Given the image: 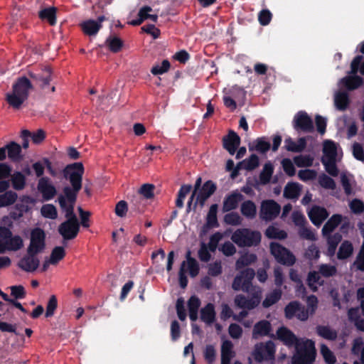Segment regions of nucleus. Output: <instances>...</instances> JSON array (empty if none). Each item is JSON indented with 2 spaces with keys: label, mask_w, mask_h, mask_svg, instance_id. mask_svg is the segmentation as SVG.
I'll use <instances>...</instances> for the list:
<instances>
[{
  "label": "nucleus",
  "mask_w": 364,
  "mask_h": 364,
  "mask_svg": "<svg viewBox=\"0 0 364 364\" xmlns=\"http://www.w3.org/2000/svg\"><path fill=\"white\" fill-rule=\"evenodd\" d=\"M240 211L245 217L252 219L256 216L257 207L252 201L246 200L242 203Z\"/></svg>",
  "instance_id": "c756f323"
},
{
  "label": "nucleus",
  "mask_w": 364,
  "mask_h": 364,
  "mask_svg": "<svg viewBox=\"0 0 364 364\" xmlns=\"http://www.w3.org/2000/svg\"><path fill=\"white\" fill-rule=\"evenodd\" d=\"M255 275L252 269H247L237 275L233 282L232 288L236 290H242L249 292L250 291L251 282Z\"/></svg>",
  "instance_id": "f8f14e48"
},
{
  "label": "nucleus",
  "mask_w": 364,
  "mask_h": 364,
  "mask_svg": "<svg viewBox=\"0 0 364 364\" xmlns=\"http://www.w3.org/2000/svg\"><path fill=\"white\" fill-rule=\"evenodd\" d=\"M46 234L41 228H35L31 232L30 243L27 248L28 253L38 254L46 246Z\"/></svg>",
  "instance_id": "9d476101"
},
{
  "label": "nucleus",
  "mask_w": 364,
  "mask_h": 364,
  "mask_svg": "<svg viewBox=\"0 0 364 364\" xmlns=\"http://www.w3.org/2000/svg\"><path fill=\"white\" fill-rule=\"evenodd\" d=\"M200 305V299L196 296H192L188 301L189 317L192 321L198 318V310Z\"/></svg>",
  "instance_id": "473e14b6"
},
{
  "label": "nucleus",
  "mask_w": 364,
  "mask_h": 364,
  "mask_svg": "<svg viewBox=\"0 0 364 364\" xmlns=\"http://www.w3.org/2000/svg\"><path fill=\"white\" fill-rule=\"evenodd\" d=\"M280 212V205L272 200H264L261 203L260 218L265 220L275 218Z\"/></svg>",
  "instance_id": "ddd939ff"
},
{
  "label": "nucleus",
  "mask_w": 364,
  "mask_h": 364,
  "mask_svg": "<svg viewBox=\"0 0 364 364\" xmlns=\"http://www.w3.org/2000/svg\"><path fill=\"white\" fill-rule=\"evenodd\" d=\"M13 187L16 190H21L26 183L25 176L20 172H16L11 176Z\"/></svg>",
  "instance_id": "864d4df0"
},
{
  "label": "nucleus",
  "mask_w": 364,
  "mask_h": 364,
  "mask_svg": "<svg viewBox=\"0 0 364 364\" xmlns=\"http://www.w3.org/2000/svg\"><path fill=\"white\" fill-rule=\"evenodd\" d=\"M306 308L302 306L301 311L298 312L297 318L301 321H306L310 316H312L318 306V299L314 296H309L306 298Z\"/></svg>",
  "instance_id": "2eb2a0df"
},
{
  "label": "nucleus",
  "mask_w": 364,
  "mask_h": 364,
  "mask_svg": "<svg viewBox=\"0 0 364 364\" xmlns=\"http://www.w3.org/2000/svg\"><path fill=\"white\" fill-rule=\"evenodd\" d=\"M334 104L337 109L343 110L348 104V98L347 93L344 92H337L334 95Z\"/></svg>",
  "instance_id": "ea45409f"
},
{
  "label": "nucleus",
  "mask_w": 364,
  "mask_h": 364,
  "mask_svg": "<svg viewBox=\"0 0 364 364\" xmlns=\"http://www.w3.org/2000/svg\"><path fill=\"white\" fill-rule=\"evenodd\" d=\"M353 252V247L350 242L348 240L343 241L337 253V257L339 259H345L350 257Z\"/></svg>",
  "instance_id": "7c9ffc66"
},
{
  "label": "nucleus",
  "mask_w": 364,
  "mask_h": 364,
  "mask_svg": "<svg viewBox=\"0 0 364 364\" xmlns=\"http://www.w3.org/2000/svg\"><path fill=\"white\" fill-rule=\"evenodd\" d=\"M320 352L326 364H335L336 363L335 354L325 344L321 345Z\"/></svg>",
  "instance_id": "49530a36"
},
{
  "label": "nucleus",
  "mask_w": 364,
  "mask_h": 364,
  "mask_svg": "<svg viewBox=\"0 0 364 364\" xmlns=\"http://www.w3.org/2000/svg\"><path fill=\"white\" fill-rule=\"evenodd\" d=\"M191 188L192 187L191 185H183L181 187L176 202V205L178 208H182L183 206V200L186 196L191 192Z\"/></svg>",
  "instance_id": "6e6d98bb"
},
{
  "label": "nucleus",
  "mask_w": 364,
  "mask_h": 364,
  "mask_svg": "<svg viewBox=\"0 0 364 364\" xmlns=\"http://www.w3.org/2000/svg\"><path fill=\"white\" fill-rule=\"evenodd\" d=\"M294 163L299 167H308L313 164V158L309 156H299L294 158Z\"/></svg>",
  "instance_id": "338daca9"
},
{
  "label": "nucleus",
  "mask_w": 364,
  "mask_h": 364,
  "mask_svg": "<svg viewBox=\"0 0 364 364\" xmlns=\"http://www.w3.org/2000/svg\"><path fill=\"white\" fill-rule=\"evenodd\" d=\"M65 256V250L64 247L58 246L53 249L50 256L48 259H46L42 269L43 271L47 270L49 265H56L60 261H61Z\"/></svg>",
  "instance_id": "aec40b11"
},
{
  "label": "nucleus",
  "mask_w": 364,
  "mask_h": 364,
  "mask_svg": "<svg viewBox=\"0 0 364 364\" xmlns=\"http://www.w3.org/2000/svg\"><path fill=\"white\" fill-rule=\"evenodd\" d=\"M201 319L207 323H212L215 321V312L214 306L212 304H207L201 309Z\"/></svg>",
  "instance_id": "f704fd0d"
},
{
  "label": "nucleus",
  "mask_w": 364,
  "mask_h": 364,
  "mask_svg": "<svg viewBox=\"0 0 364 364\" xmlns=\"http://www.w3.org/2000/svg\"><path fill=\"white\" fill-rule=\"evenodd\" d=\"M231 240L239 247H251L260 242L261 234L248 228H240L232 233Z\"/></svg>",
  "instance_id": "423d86ee"
},
{
  "label": "nucleus",
  "mask_w": 364,
  "mask_h": 364,
  "mask_svg": "<svg viewBox=\"0 0 364 364\" xmlns=\"http://www.w3.org/2000/svg\"><path fill=\"white\" fill-rule=\"evenodd\" d=\"M325 237L327 238L328 243L327 255L332 257L336 252V247L341 240V236L340 234H335L333 235H328Z\"/></svg>",
  "instance_id": "4c0bfd02"
},
{
  "label": "nucleus",
  "mask_w": 364,
  "mask_h": 364,
  "mask_svg": "<svg viewBox=\"0 0 364 364\" xmlns=\"http://www.w3.org/2000/svg\"><path fill=\"white\" fill-rule=\"evenodd\" d=\"M265 235L270 239L282 240L287 237V234L285 231L280 230L279 228L272 225L266 230Z\"/></svg>",
  "instance_id": "a19ab883"
},
{
  "label": "nucleus",
  "mask_w": 364,
  "mask_h": 364,
  "mask_svg": "<svg viewBox=\"0 0 364 364\" xmlns=\"http://www.w3.org/2000/svg\"><path fill=\"white\" fill-rule=\"evenodd\" d=\"M186 273H189L191 277H196L199 272L198 264L196 259L190 257V252H188L186 260L181 264L180 269H183Z\"/></svg>",
  "instance_id": "b1692460"
},
{
  "label": "nucleus",
  "mask_w": 364,
  "mask_h": 364,
  "mask_svg": "<svg viewBox=\"0 0 364 364\" xmlns=\"http://www.w3.org/2000/svg\"><path fill=\"white\" fill-rule=\"evenodd\" d=\"M257 261V256L253 253L242 255L236 262V269H240L244 267L250 265Z\"/></svg>",
  "instance_id": "e433bc0d"
},
{
  "label": "nucleus",
  "mask_w": 364,
  "mask_h": 364,
  "mask_svg": "<svg viewBox=\"0 0 364 364\" xmlns=\"http://www.w3.org/2000/svg\"><path fill=\"white\" fill-rule=\"evenodd\" d=\"M170 63L167 60H163L161 64H156L151 68V73L153 75H161L168 70Z\"/></svg>",
  "instance_id": "680f3d73"
},
{
  "label": "nucleus",
  "mask_w": 364,
  "mask_h": 364,
  "mask_svg": "<svg viewBox=\"0 0 364 364\" xmlns=\"http://www.w3.org/2000/svg\"><path fill=\"white\" fill-rule=\"evenodd\" d=\"M224 222L228 225L237 226L242 224V219L238 213L232 212L224 216Z\"/></svg>",
  "instance_id": "4d7b16f0"
},
{
  "label": "nucleus",
  "mask_w": 364,
  "mask_h": 364,
  "mask_svg": "<svg viewBox=\"0 0 364 364\" xmlns=\"http://www.w3.org/2000/svg\"><path fill=\"white\" fill-rule=\"evenodd\" d=\"M105 17L100 16L97 20H87L83 21L80 26L83 32L90 36H95L102 27V23Z\"/></svg>",
  "instance_id": "a211bd4d"
},
{
  "label": "nucleus",
  "mask_w": 364,
  "mask_h": 364,
  "mask_svg": "<svg viewBox=\"0 0 364 364\" xmlns=\"http://www.w3.org/2000/svg\"><path fill=\"white\" fill-rule=\"evenodd\" d=\"M336 267L330 264H321L319 267V273L326 277L333 276L336 274Z\"/></svg>",
  "instance_id": "774afa93"
},
{
  "label": "nucleus",
  "mask_w": 364,
  "mask_h": 364,
  "mask_svg": "<svg viewBox=\"0 0 364 364\" xmlns=\"http://www.w3.org/2000/svg\"><path fill=\"white\" fill-rule=\"evenodd\" d=\"M353 267L358 270L364 272V240L355 260L353 263Z\"/></svg>",
  "instance_id": "13d9d810"
},
{
  "label": "nucleus",
  "mask_w": 364,
  "mask_h": 364,
  "mask_svg": "<svg viewBox=\"0 0 364 364\" xmlns=\"http://www.w3.org/2000/svg\"><path fill=\"white\" fill-rule=\"evenodd\" d=\"M17 198V194L13 191H7L0 195V208L13 204Z\"/></svg>",
  "instance_id": "8fccbe9b"
},
{
  "label": "nucleus",
  "mask_w": 364,
  "mask_h": 364,
  "mask_svg": "<svg viewBox=\"0 0 364 364\" xmlns=\"http://www.w3.org/2000/svg\"><path fill=\"white\" fill-rule=\"evenodd\" d=\"M21 149V146L14 142L9 144L6 147V151H8L9 157L11 159H17L19 157Z\"/></svg>",
  "instance_id": "bf43d9fd"
},
{
  "label": "nucleus",
  "mask_w": 364,
  "mask_h": 364,
  "mask_svg": "<svg viewBox=\"0 0 364 364\" xmlns=\"http://www.w3.org/2000/svg\"><path fill=\"white\" fill-rule=\"evenodd\" d=\"M240 143V137L233 132H230L223 140L224 147L231 155H233L235 153Z\"/></svg>",
  "instance_id": "4be33fe9"
},
{
  "label": "nucleus",
  "mask_w": 364,
  "mask_h": 364,
  "mask_svg": "<svg viewBox=\"0 0 364 364\" xmlns=\"http://www.w3.org/2000/svg\"><path fill=\"white\" fill-rule=\"evenodd\" d=\"M301 191V186L297 183H289L284 188V196L287 198H298Z\"/></svg>",
  "instance_id": "2f4dec72"
},
{
  "label": "nucleus",
  "mask_w": 364,
  "mask_h": 364,
  "mask_svg": "<svg viewBox=\"0 0 364 364\" xmlns=\"http://www.w3.org/2000/svg\"><path fill=\"white\" fill-rule=\"evenodd\" d=\"M152 9L149 6H144L139 11L138 16L142 19V22L146 19H150L154 22H156L158 19L157 14H151Z\"/></svg>",
  "instance_id": "5fc2aeb1"
},
{
  "label": "nucleus",
  "mask_w": 364,
  "mask_h": 364,
  "mask_svg": "<svg viewBox=\"0 0 364 364\" xmlns=\"http://www.w3.org/2000/svg\"><path fill=\"white\" fill-rule=\"evenodd\" d=\"M271 331V324L269 321L262 320L257 322L255 326L252 331V337L258 338L259 337L269 335Z\"/></svg>",
  "instance_id": "393cba45"
},
{
  "label": "nucleus",
  "mask_w": 364,
  "mask_h": 364,
  "mask_svg": "<svg viewBox=\"0 0 364 364\" xmlns=\"http://www.w3.org/2000/svg\"><path fill=\"white\" fill-rule=\"evenodd\" d=\"M243 200V196L237 192L234 191L227 195L223 203V211L228 212L235 210L239 203Z\"/></svg>",
  "instance_id": "f3484780"
},
{
  "label": "nucleus",
  "mask_w": 364,
  "mask_h": 364,
  "mask_svg": "<svg viewBox=\"0 0 364 364\" xmlns=\"http://www.w3.org/2000/svg\"><path fill=\"white\" fill-rule=\"evenodd\" d=\"M275 346L273 342L268 341L255 345L252 356L257 362L272 360L274 358Z\"/></svg>",
  "instance_id": "1a4fd4ad"
},
{
  "label": "nucleus",
  "mask_w": 364,
  "mask_h": 364,
  "mask_svg": "<svg viewBox=\"0 0 364 364\" xmlns=\"http://www.w3.org/2000/svg\"><path fill=\"white\" fill-rule=\"evenodd\" d=\"M341 221L342 216L341 215H333L322 229L323 235L328 236L330 235L338 226Z\"/></svg>",
  "instance_id": "a878e982"
},
{
  "label": "nucleus",
  "mask_w": 364,
  "mask_h": 364,
  "mask_svg": "<svg viewBox=\"0 0 364 364\" xmlns=\"http://www.w3.org/2000/svg\"><path fill=\"white\" fill-rule=\"evenodd\" d=\"M106 43L109 49L114 53L119 51L123 46L122 40L116 36L108 38L106 41Z\"/></svg>",
  "instance_id": "603ef678"
},
{
  "label": "nucleus",
  "mask_w": 364,
  "mask_h": 364,
  "mask_svg": "<svg viewBox=\"0 0 364 364\" xmlns=\"http://www.w3.org/2000/svg\"><path fill=\"white\" fill-rule=\"evenodd\" d=\"M269 148V144L263 139H259L250 145V150H256L260 152H264Z\"/></svg>",
  "instance_id": "052dcab7"
},
{
  "label": "nucleus",
  "mask_w": 364,
  "mask_h": 364,
  "mask_svg": "<svg viewBox=\"0 0 364 364\" xmlns=\"http://www.w3.org/2000/svg\"><path fill=\"white\" fill-rule=\"evenodd\" d=\"M282 291L281 289H274L266 295L262 302L264 308H268L276 304L282 297Z\"/></svg>",
  "instance_id": "72a5a7b5"
},
{
  "label": "nucleus",
  "mask_w": 364,
  "mask_h": 364,
  "mask_svg": "<svg viewBox=\"0 0 364 364\" xmlns=\"http://www.w3.org/2000/svg\"><path fill=\"white\" fill-rule=\"evenodd\" d=\"M294 122L296 127H299L304 130H310L312 129V122L304 112L298 113L294 118Z\"/></svg>",
  "instance_id": "cd10ccee"
},
{
  "label": "nucleus",
  "mask_w": 364,
  "mask_h": 364,
  "mask_svg": "<svg viewBox=\"0 0 364 364\" xmlns=\"http://www.w3.org/2000/svg\"><path fill=\"white\" fill-rule=\"evenodd\" d=\"M322 163L326 171L333 176L338 173L336 164L340 161L343 156V152L338 144L333 141L326 140L323 145Z\"/></svg>",
  "instance_id": "39448f33"
},
{
  "label": "nucleus",
  "mask_w": 364,
  "mask_h": 364,
  "mask_svg": "<svg viewBox=\"0 0 364 364\" xmlns=\"http://www.w3.org/2000/svg\"><path fill=\"white\" fill-rule=\"evenodd\" d=\"M218 205H212L209 209V211L206 218L207 225L210 228H214L218 226L217 219Z\"/></svg>",
  "instance_id": "a18cd8bd"
},
{
  "label": "nucleus",
  "mask_w": 364,
  "mask_h": 364,
  "mask_svg": "<svg viewBox=\"0 0 364 364\" xmlns=\"http://www.w3.org/2000/svg\"><path fill=\"white\" fill-rule=\"evenodd\" d=\"M302 306L296 301L290 302L284 309L285 316L288 318H291L294 316L297 318L298 312L301 311Z\"/></svg>",
  "instance_id": "de8ad7c7"
},
{
  "label": "nucleus",
  "mask_w": 364,
  "mask_h": 364,
  "mask_svg": "<svg viewBox=\"0 0 364 364\" xmlns=\"http://www.w3.org/2000/svg\"><path fill=\"white\" fill-rule=\"evenodd\" d=\"M56 8L50 7L42 10L39 13V16L43 20H47L50 25L56 23Z\"/></svg>",
  "instance_id": "c03bdc74"
},
{
  "label": "nucleus",
  "mask_w": 364,
  "mask_h": 364,
  "mask_svg": "<svg viewBox=\"0 0 364 364\" xmlns=\"http://www.w3.org/2000/svg\"><path fill=\"white\" fill-rule=\"evenodd\" d=\"M308 215L311 222L319 226L327 218L328 213L324 208L315 205L308 211Z\"/></svg>",
  "instance_id": "6ab92c4d"
},
{
  "label": "nucleus",
  "mask_w": 364,
  "mask_h": 364,
  "mask_svg": "<svg viewBox=\"0 0 364 364\" xmlns=\"http://www.w3.org/2000/svg\"><path fill=\"white\" fill-rule=\"evenodd\" d=\"M273 173V166L271 164H266L260 174V180L263 183L269 181L272 174Z\"/></svg>",
  "instance_id": "69168bd1"
},
{
  "label": "nucleus",
  "mask_w": 364,
  "mask_h": 364,
  "mask_svg": "<svg viewBox=\"0 0 364 364\" xmlns=\"http://www.w3.org/2000/svg\"><path fill=\"white\" fill-rule=\"evenodd\" d=\"M31 90V83L27 78H19L6 94V101L13 109H19L27 100Z\"/></svg>",
  "instance_id": "7ed1b4c3"
},
{
  "label": "nucleus",
  "mask_w": 364,
  "mask_h": 364,
  "mask_svg": "<svg viewBox=\"0 0 364 364\" xmlns=\"http://www.w3.org/2000/svg\"><path fill=\"white\" fill-rule=\"evenodd\" d=\"M65 176L69 179L73 189L70 187H65L63 189V193L58 198H64L68 201V196L74 195V202H75L77 193L82 187V178L84 173V167L81 163H74L67 166L63 171Z\"/></svg>",
  "instance_id": "20e7f679"
},
{
  "label": "nucleus",
  "mask_w": 364,
  "mask_h": 364,
  "mask_svg": "<svg viewBox=\"0 0 364 364\" xmlns=\"http://www.w3.org/2000/svg\"><path fill=\"white\" fill-rule=\"evenodd\" d=\"M316 333L321 337L333 341L337 337V332L328 326H319L316 328Z\"/></svg>",
  "instance_id": "58836bf2"
},
{
  "label": "nucleus",
  "mask_w": 364,
  "mask_h": 364,
  "mask_svg": "<svg viewBox=\"0 0 364 364\" xmlns=\"http://www.w3.org/2000/svg\"><path fill=\"white\" fill-rule=\"evenodd\" d=\"M262 291L259 287H254L252 296L249 299L242 295H237L235 299V303L238 307L251 310L259 305L261 301Z\"/></svg>",
  "instance_id": "9b49d317"
},
{
  "label": "nucleus",
  "mask_w": 364,
  "mask_h": 364,
  "mask_svg": "<svg viewBox=\"0 0 364 364\" xmlns=\"http://www.w3.org/2000/svg\"><path fill=\"white\" fill-rule=\"evenodd\" d=\"M318 181L319 185L325 189L334 190L336 187L334 180L324 173L318 176Z\"/></svg>",
  "instance_id": "3c124183"
},
{
  "label": "nucleus",
  "mask_w": 364,
  "mask_h": 364,
  "mask_svg": "<svg viewBox=\"0 0 364 364\" xmlns=\"http://www.w3.org/2000/svg\"><path fill=\"white\" fill-rule=\"evenodd\" d=\"M37 188L45 200L53 199L57 193L55 186L48 177H41L38 180Z\"/></svg>",
  "instance_id": "4468645a"
},
{
  "label": "nucleus",
  "mask_w": 364,
  "mask_h": 364,
  "mask_svg": "<svg viewBox=\"0 0 364 364\" xmlns=\"http://www.w3.org/2000/svg\"><path fill=\"white\" fill-rule=\"evenodd\" d=\"M164 259L165 252L162 249H159L151 254L152 262L157 267H162Z\"/></svg>",
  "instance_id": "e2e57ef3"
},
{
  "label": "nucleus",
  "mask_w": 364,
  "mask_h": 364,
  "mask_svg": "<svg viewBox=\"0 0 364 364\" xmlns=\"http://www.w3.org/2000/svg\"><path fill=\"white\" fill-rule=\"evenodd\" d=\"M58 306L57 299L55 295H52L48 301L46 306V316L50 317L54 314Z\"/></svg>",
  "instance_id": "0e129e2a"
},
{
  "label": "nucleus",
  "mask_w": 364,
  "mask_h": 364,
  "mask_svg": "<svg viewBox=\"0 0 364 364\" xmlns=\"http://www.w3.org/2000/svg\"><path fill=\"white\" fill-rule=\"evenodd\" d=\"M270 252L282 264L291 266L296 262L295 256L289 250L277 242L270 244Z\"/></svg>",
  "instance_id": "6e6552de"
},
{
  "label": "nucleus",
  "mask_w": 364,
  "mask_h": 364,
  "mask_svg": "<svg viewBox=\"0 0 364 364\" xmlns=\"http://www.w3.org/2000/svg\"><path fill=\"white\" fill-rule=\"evenodd\" d=\"M41 215L48 219L55 220L58 217V211L56 208L52 204H46L41 207Z\"/></svg>",
  "instance_id": "09e8293b"
},
{
  "label": "nucleus",
  "mask_w": 364,
  "mask_h": 364,
  "mask_svg": "<svg viewBox=\"0 0 364 364\" xmlns=\"http://www.w3.org/2000/svg\"><path fill=\"white\" fill-rule=\"evenodd\" d=\"M341 183L346 195L354 193L355 182L353 176L347 172L341 173Z\"/></svg>",
  "instance_id": "5701e85b"
},
{
  "label": "nucleus",
  "mask_w": 364,
  "mask_h": 364,
  "mask_svg": "<svg viewBox=\"0 0 364 364\" xmlns=\"http://www.w3.org/2000/svg\"><path fill=\"white\" fill-rule=\"evenodd\" d=\"M363 82L362 79L358 76H349L343 78L339 82V86L352 90L358 87Z\"/></svg>",
  "instance_id": "bb28decb"
},
{
  "label": "nucleus",
  "mask_w": 364,
  "mask_h": 364,
  "mask_svg": "<svg viewBox=\"0 0 364 364\" xmlns=\"http://www.w3.org/2000/svg\"><path fill=\"white\" fill-rule=\"evenodd\" d=\"M305 145L306 141L304 138L299 139L297 142L293 141L290 138L287 139L284 141L286 149L291 151H300L305 147Z\"/></svg>",
  "instance_id": "37998d69"
},
{
  "label": "nucleus",
  "mask_w": 364,
  "mask_h": 364,
  "mask_svg": "<svg viewBox=\"0 0 364 364\" xmlns=\"http://www.w3.org/2000/svg\"><path fill=\"white\" fill-rule=\"evenodd\" d=\"M23 247V239L18 235L13 236L10 231V235L7 239L6 243V251H17Z\"/></svg>",
  "instance_id": "c85d7f7f"
},
{
  "label": "nucleus",
  "mask_w": 364,
  "mask_h": 364,
  "mask_svg": "<svg viewBox=\"0 0 364 364\" xmlns=\"http://www.w3.org/2000/svg\"><path fill=\"white\" fill-rule=\"evenodd\" d=\"M37 254L28 253L18 262V267L26 272H33L39 266L40 260Z\"/></svg>",
  "instance_id": "dca6fc26"
},
{
  "label": "nucleus",
  "mask_w": 364,
  "mask_h": 364,
  "mask_svg": "<svg viewBox=\"0 0 364 364\" xmlns=\"http://www.w3.org/2000/svg\"><path fill=\"white\" fill-rule=\"evenodd\" d=\"M259 165V159L256 155H252L247 159L243 160L237 165V168L252 170Z\"/></svg>",
  "instance_id": "79ce46f5"
},
{
  "label": "nucleus",
  "mask_w": 364,
  "mask_h": 364,
  "mask_svg": "<svg viewBox=\"0 0 364 364\" xmlns=\"http://www.w3.org/2000/svg\"><path fill=\"white\" fill-rule=\"evenodd\" d=\"M201 180L198 178L196 181L195 185V190L193 192L188 202L187 210L189 211L191 209V205L193 201V198L196 196V201L195 204L199 203L200 205H203L205 201L215 191V185L211 181H207L204 183L201 189H199L200 186Z\"/></svg>",
  "instance_id": "0eeeda50"
},
{
  "label": "nucleus",
  "mask_w": 364,
  "mask_h": 364,
  "mask_svg": "<svg viewBox=\"0 0 364 364\" xmlns=\"http://www.w3.org/2000/svg\"><path fill=\"white\" fill-rule=\"evenodd\" d=\"M235 356L233 344L230 341H224L221 346V364H230V360Z\"/></svg>",
  "instance_id": "412c9836"
},
{
  "label": "nucleus",
  "mask_w": 364,
  "mask_h": 364,
  "mask_svg": "<svg viewBox=\"0 0 364 364\" xmlns=\"http://www.w3.org/2000/svg\"><path fill=\"white\" fill-rule=\"evenodd\" d=\"M308 285L314 291H316L318 287L323 284V280L320 277V273L317 272H311L308 275Z\"/></svg>",
  "instance_id": "c9c22d12"
},
{
  "label": "nucleus",
  "mask_w": 364,
  "mask_h": 364,
  "mask_svg": "<svg viewBox=\"0 0 364 364\" xmlns=\"http://www.w3.org/2000/svg\"><path fill=\"white\" fill-rule=\"evenodd\" d=\"M276 337L284 345L295 346L296 352L292 357V364H309L316 358L315 343L310 339H298L289 329L279 328L276 332Z\"/></svg>",
  "instance_id": "f257e3e1"
},
{
  "label": "nucleus",
  "mask_w": 364,
  "mask_h": 364,
  "mask_svg": "<svg viewBox=\"0 0 364 364\" xmlns=\"http://www.w3.org/2000/svg\"><path fill=\"white\" fill-rule=\"evenodd\" d=\"M58 201L67 220L58 228V232L64 240H72L75 238L80 230V223L77 216L73 212L74 195L68 196V201L64 198H58Z\"/></svg>",
  "instance_id": "f03ea898"
}]
</instances>
